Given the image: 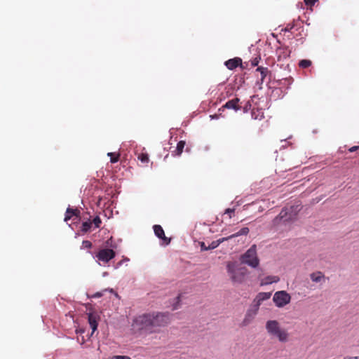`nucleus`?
I'll return each instance as SVG.
<instances>
[{
  "label": "nucleus",
  "mask_w": 359,
  "mask_h": 359,
  "mask_svg": "<svg viewBox=\"0 0 359 359\" xmlns=\"http://www.w3.org/2000/svg\"><path fill=\"white\" fill-rule=\"evenodd\" d=\"M280 280L279 277L276 276H269L261 281V285H269L273 283H278Z\"/></svg>",
  "instance_id": "4468645a"
},
{
  "label": "nucleus",
  "mask_w": 359,
  "mask_h": 359,
  "mask_svg": "<svg viewBox=\"0 0 359 359\" xmlns=\"http://www.w3.org/2000/svg\"><path fill=\"white\" fill-rule=\"evenodd\" d=\"M101 222V219L98 216H96L93 220V223L94 224L96 228H98L100 226Z\"/></svg>",
  "instance_id": "b1692460"
},
{
  "label": "nucleus",
  "mask_w": 359,
  "mask_h": 359,
  "mask_svg": "<svg viewBox=\"0 0 359 359\" xmlns=\"http://www.w3.org/2000/svg\"><path fill=\"white\" fill-rule=\"evenodd\" d=\"M109 291L110 292H114L113 289H109Z\"/></svg>",
  "instance_id": "4c0bfd02"
},
{
  "label": "nucleus",
  "mask_w": 359,
  "mask_h": 359,
  "mask_svg": "<svg viewBox=\"0 0 359 359\" xmlns=\"http://www.w3.org/2000/svg\"><path fill=\"white\" fill-rule=\"evenodd\" d=\"M259 57H255L252 60V66L256 67L258 65L259 62Z\"/></svg>",
  "instance_id": "c756f323"
},
{
  "label": "nucleus",
  "mask_w": 359,
  "mask_h": 359,
  "mask_svg": "<svg viewBox=\"0 0 359 359\" xmlns=\"http://www.w3.org/2000/svg\"><path fill=\"white\" fill-rule=\"evenodd\" d=\"M210 117L212 118H217V115H214V116H210Z\"/></svg>",
  "instance_id": "e433bc0d"
},
{
  "label": "nucleus",
  "mask_w": 359,
  "mask_h": 359,
  "mask_svg": "<svg viewBox=\"0 0 359 359\" xmlns=\"http://www.w3.org/2000/svg\"><path fill=\"white\" fill-rule=\"evenodd\" d=\"M170 320V314L167 312H152L137 316L134 323L140 330L152 333L166 326Z\"/></svg>",
  "instance_id": "f257e3e1"
},
{
  "label": "nucleus",
  "mask_w": 359,
  "mask_h": 359,
  "mask_svg": "<svg viewBox=\"0 0 359 359\" xmlns=\"http://www.w3.org/2000/svg\"><path fill=\"white\" fill-rule=\"evenodd\" d=\"M91 227V222L90 221L84 222L82 224L81 231L83 232H87Z\"/></svg>",
  "instance_id": "4be33fe9"
},
{
  "label": "nucleus",
  "mask_w": 359,
  "mask_h": 359,
  "mask_svg": "<svg viewBox=\"0 0 359 359\" xmlns=\"http://www.w3.org/2000/svg\"><path fill=\"white\" fill-rule=\"evenodd\" d=\"M112 359H131V358L130 357L126 356V355H115L112 358Z\"/></svg>",
  "instance_id": "2f4dec72"
},
{
  "label": "nucleus",
  "mask_w": 359,
  "mask_h": 359,
  "mask_svg": "<svg viewBox=\"0 0 359 359\" xmlns=\"http://www.w3.org/2000/svg\"><path fill=\"white\" fill-rule=\"evenodd\" d=\"M140 159L141 160L142 162H144V163H146V162H148L149 161V157L147 155H145V154H142L140 157Z\"/></svg>",
  "instance_id": "c85d7f7f"
},
{
  "label": "nucleus",
  "mask_w": 359,
  "mask_h": 359,
  "mask_svg": "<svg viewBox=\"0 0 359 359\" xmlns=\"http://www.w3.org/2000/svg\"><path fill=\"white\" fill-rule=\"evenodd\" d=\"M300 210L299 205H292L289 208H283L280 214L273 220V225L285 224L292 222L296 219L297 215Z\"/></svg>",
  "instance_id": "7ed1b4c3"
},
{
  "label": "nucleus",
  "mask_w": 359,
  "mask_h": 359,
  "mask_svg": "<svg viewBox=\"0 0 359 359\" xmlns=\"http://www.w3.org/2000/svg\"><path fill=\"white\" fill-rule=\"evenodd\" d=\"M292 28V27L291 26L290 27H289V25L287 26V28H286V30H290Z\"/></svg>",
  "instance_id": "c9c22d12"
},
{
  "label": "nucleus",
  "mask_w": 359,
  "mask_h": 359,
  "mask_svg": "<svg viewBox=\"0 0 359 359\" xmlns=\"http://www.w3.org/2000/svg\"><path fill=\"white\" fill-rule=\"evenodd\" d=\"M358 148H359V147L354 146V147H352L351 148H350L349 151L351 152H353V151H356Z\"/></svg>",
  "instance_id": "f704fd0d"
},
{
  "label": "nucleus",
  "mask_w": 359,
  "mask_h": 359,
  "mask_svg": "<svg viewBox=\"0 0 359 359\" xmlns=\"http://www.w3.org/2000/svg\"><path fill=\"white\" fill-rule=\"evenodd\" d=\"M180 295H178L175 299V302L172 304V310H176L179 309L180 307Z\"/></svg>",
  "instance_id": "5701e85b"
},
{
  "label": "nucleus",
  "mask_w": 359,
  "mask_h": 359,
  "mask_svg": "<svg viewBox=\"0 0 359 359\" xmlns=\"http://www.w3.org/2000/svg\"><path fill=\"white\" fill-rule=\"evenodd\" d=\"M82 245L85 248H90L92 247V243L89 241H83Z\"/></svg>",
  "instance_id": "a878e982"
},
{
  "label": "nucleus",
  "mask_w": 359,
  "mask_h": 359,
  "mask_svg": "<svg viewBox=\"0 0 359 359\" xmlns=\"http://www.w3.org/2000/svg\"><path fill=\"white\" fill-rule=\"evenodd\" d=\"M200 246H201V250L202 251L209 250H208V246L207 247V246L205 245V243H203V242H201V243H200Z\"/></svg>",
  "instance_id": "7c9ffc66"
},
{
  "label": "nucleus",
  "mask_w": 359,
  "mask_h": 359,
  "mask_svg": "<svg viewBox=\"0 0 359 359\" xmlns=\"http://www.w3.org/2000/svg\"><path fill=\"white\" fill-rule=\"evenodd\" d=\"M128 261H129V259H128V258H125L124 259H123V260L120 261V262L117 264V266H116V268H117V267H119L120 266H121L123 262H128Z\"/></svg>",
  "instance_id": "473e14b6"
},
{
  "label": "nucleus",
  "mask_w": 359,
  "mask_h": 359,
  "mask_svg": "<svg viewBox=\"0 0 359 359\" xmlns=\"http://www.w3.org/2000/svg\"><path fill=\"white\" fill-rule=\"evenodd\" d=\"M184 146H185V142L180 141L177 143L176 149L175 151V154L177 155V156H180L182 153V151H183V149H184Z\"/></svg>",
  "instance_id": "6ab92c4d"
},
{
  "label": "nucleus",
  "mask_w": 359,
  "mask_h": 359,
  "mask_svg": "<svg viewBox=\"0 0 359 359\" xmlns=\"http://www.w3.org/2000/svg\"><path fill=\"white\" fill-rule=\"evenodd\" d=\"M311 62L309 60H302L299 63V67L302 68H307L311 66Z\"/></svg>",
  "instance_id": "412c9836"
},
{
  "label": "nucleus",
  "mask_w": 359,
  "mask_h": 359,
  "mask_svg": "<svg viewBox=\"0 0 359 359\" xmlns=\"http://www.w3.org/2000/svg\"><path fill=\"white\" fill-rule=\"evenodd\" d=\"M99 319H100V317L97 314L93 313H88V323H89L90 326L92 329L91 335L94 333V332L95 330H97V325H98L97 322H98Z\"/></svg>",
  "instance_id": "9b49d317"
},
{
  "label": "nucleus",
  "mask_w": 359,
  "mask_h": 359,
  "mask_svg": "<svg viewBox=\"0 0 359 359\" xmlns=\"http://www.w3.org/2000/svg\"><path fill=\"white\" fill-rule=\"evenodd\" d=\"M228 241V238L226 237L221 238L218 240L213 241L211 242V243L208 245V250H213L217 248L221 243H222L224 241Z\"/></svg>",
  "instance_id": "f3484780"
},
{
  "label": "nucleus",
  "mask_w": 359,
  "mask_h": 359,
  "mask_svg": "<svg viewBox=\"0 0 359 359\" xmlns=\"http://www.w3.org/2000/svg\"><path fill=\"white\" fill-rule=\"evenodd\" d=\"M318 0H304L305 4L307 6H313L316 2H317Z\"/></svg>",
  "instance_id": "bb28decb"
},
{
  "label": "nucleus",
  "mask_w": 359,
  "mask_h": 359,
  "mask_svg": "<svg viewBox=\"0 0 359 359\" xmlns=\"http://www.w3.org/2000/svg\"><path fill=\"white\" fill-rule=\"evenodd\" d=\"M107 155H108L109 156H110V157H111L110 161H111V163H116V162H117V161H118V156L113 157V156L114 155V153L109 152V153H108V154H107Z\"/></svg>",
  "instance_id": "393cba45"
},
{
  "label": "nucleus",
  "mask_w": 359,
  "mask_h": 359,
  "mask_svg": "<svg viewBox=\"0 0 359 359\" xmlns=\"http://www.w3.org/2000/svg\"><path fill=\"white\" fill-rule=\"evenodd\" d=\"M257 71L260 72L261 81H262V82H263L264 78L266 77V76L267 75V74L269 72L268 69L265 68V67H257Z\"/></svg>",
  "instance_id": "aec40b11"
},
{
  "label": "nucleus",
  "mask_w": 359,
  "mask_h": 359,
  "mask_svg": "<svg viewBox=\"0 0 359 359\" xmlns=\"http://www.w3.org/2000/svg\"><path fill=\"white\" fill-rule=\"evenodd\" d=\"M116 253L113 250L107 248L100 250L96 255V257L97 258L98 261L107 263L109 260L113 259Z\"/></svg>",
  "instance_id": "0eeeda50"
},
{
  "label": "nucleus",
  "mask_w": 359,
  "mask_h": 359,
  "mask_svg": "<svg viewBox=\"0 0 359 359\" xmlns=\"http://www.w3.org/2000/svg\"><path fill=\"white\" fill-rule=\"evenodd\" d=\"M259 309L257 308L248 309L245 315V317L243 321L241 323V327H246L249 325L255 319L257 311Z\"/></svg>",
  "instance_id": "6e6552de"
},
{
  "label": "nucleus",
  "mask_w": 359,
  "mask_h": 359,
  "mask_svg": "<svg viewBox=\"0 0 359 359\" xmlns=\"http://www.w3.org/2000/svg\"><path fill=\"white\" fill-rule=\"evenodd\" d=\"M153 228H154V231L155 235L158 238L162 239L163 241H164L165 245H168L170 243V239L168 238L165 236L164 231H163V228L161 227V226L156 224V225H154L153 226Z\"/></svg>",
  "instance_id": "9d476101"
},
{
  "label": "nucleus",
  "mask_w": 359,
  "mask_h": 359,
  "mask_svg": "<svg viewBox=\"0 0 359 359\" xmlns=\"http://www.w3.org/2000/svg\"><path fill=\"white\" fill-rule=\"evenodd\" d=\"M107 272H104V273H103V276H107Z\"/></svg>",
  "instance_id": "58836bf2"
},
{
  "label": "nucleus",
  "mask_w": 359,
  "mask_h": 359,
  "mask_svg": "<svg viewBox=\"0 0 359 359\" xmlns=\"http://www.w3.org/2000/svg\"><path fill=\"white\" fill-rule=\"evenodd\" d=\"M239 101L240 100L238 98H234L231 100H229L228 102H226L224 105H223L222 108L238 111L241 109V107L238 104Z\"/></svg>",
  "instance_id": "f8f14e48"
},
{
  "label": "nucleus",
  "mask_w": 359,
  "mask_h": 359,
  "mask_svg": "<svg viewBox=\"0 0 359 359\" xmlns=\"http://www.w3.org/2000/svg\"><path fill=\"white\" fill-rule=\"evenodd\" d=\"M310 278L313 282L319 283L324 278V275L320 271H317L311 273Z\"/></svg>",
  "instance_id": "a211bd4d"
},
{
  "label": "nucleus",
  "mask_w": 359,
  "mask_h": 359,
  "mask_svg": "<svg viewBox=\"0 0 359 359\" xmlns=\"http://www.w3.org/2000/svg\"><path fill=\"white\" fill-rule=\"evenodd\" d=\"M291 296L285 290L277 291L274 293L273 301L278 308H283L290 302Z\"/></svg>",
  "instance_id": "423d86ee"
},
{
  "label": "nucleus",
  "mask_w": 359,
  "mask_h": 359,
  "mask_svg": "<svg viewBox=\"0 0 359 359\" xmlns=\"http://www.w3.org/2000/svg\"><path fill=\"white\" fill-rule=\"evenodd\" d=\"M241 262L252 268H257L259 264V259L257 254V247L252 245L243 255L241 256Z\"/></svg>",
  "instance_id": "39448f33"
},
{
  "label": "nucleus",
  "mask_w": 359,
  "mask_h": 359,
  "mask_svg": "<svg viewBox=\"0 0 359 359\" xmlns=\"http://www.w3.org/2000/svg\"><path fill=\"white\" fill-rule=\"evenodd\" d=\"M265 327L270 336L276 337L280 342L287 341L289 337L287 331L281 328L280 323L276 320H267Z\"/></svg>",
  "instance_id": "f03ea898"
},
{
  "label": "nucleus",
  "mask_w": 359,
  "mask_h": 359,
  "mask_svg": "<svg viewBox=\"0 0 359 359\" xmlns=\"http://www.w3.org/2000/svg\"><path fill=\"white\" fill-rule=\"evenodd\" d=\"M80 214V211L77 209H72L68 208L66 211L65 221L70 219L72 215L78 216Z\"/></svg>",
  "instance_id": "dca6fc26"
},
{
  "label": "nucleus",
  "mask_w": 359,
  "mask_h": 359,
  "mask_svg": "<svg viewBox=\"0 0 359 359\" xmlns=\"http://www.w3.org/2000/svg\"><path fill=\"white\" fill-rule=\"evenodd\" d=\"M242 60L239 57H235L233 59H230L225 62L226 67L230 69L233 70L236 68L238 66L241 65Z\"/></svg>",
  "instance_id": "ddd939ff"
},
{
  "label": "nucleus",
  "mask_w": 359,
  "mask_h": 359,
  "mask_svg": "<svg viewBox=\"0 0 359 359\" xmlns=\"http://www.w3.org/2000/svg\"><path fill=\"white\" fill-rule=\"evenodd\" d=\"M234 211H235L234 208H227L225 210V214H229V217L231 218L232 217L231 214H233L234 212Z\"/></svg>",
  "instance_id": "cd10ccee"
},
{
  "label": "nucleus",
  "mask_w": 359,
  "mask_h": 359,
  "mask_svg": "<svg viewBox=\"0 0 359 359\" xmlns=\"http://www.w3.org/2000/svg\"><path fill=\"white\" fill-rule=\"evenodd\" d=\"M271 296V292H259L254 299L255 307L259 309L262 302L269 299Z\"/></svg>",
  "instance_id": "1a4fd4ad"
},
{
  "label": "nucleus",
  "mask_w": 359,
  "mask_h": 359,
  "mask_svg": "<svg viewBox=\"0 0 359 359\" xmlns=\"http://www.w3.org/2000/svg\"><path fill=\"white\" fill-rule=\"evenodd\" d=\"M228 275L233 283H241L247 273L245 267L238 266L236 262H229L226 265Z\"/></svg>",
  "instance_id": "20e7f679"
},
{
  "label": "nucleus",
  "mask_w": 359,
  "mask_h": 359,
  "mask_svg": "<svg viewBox=\"0 0 359 359\" xmlns=\"http://www.w3.org/2000/svg\"><path fill=\"white\" fill-rule=\"evenodd\" d=\"M102 296V292H97L95 294H94L93 297H95V298H98V297H100Z\"/></svg>",
  "instance_id": "72a5a7b5"
},
{
  "label": "nucleus",
  "mask_w": 359,
  "mask_h": 359,
  "mask_svg": "<svg viewBox=\"0 0 359 359\" xmlns=\"http://www.w3.org/2000/svg\"><path fill=\"white\" fill-rule=\"evenodd\" d=\"M248 233H249V229L248 227H243L241 230H239L238 232H236L233 234H231L229 236H227L226 238H228V241H229L231 238H236L240 236H246L248 234Z\"/></svg>",
  "instance_id": "2eb2a0df"
}]
</instances>
